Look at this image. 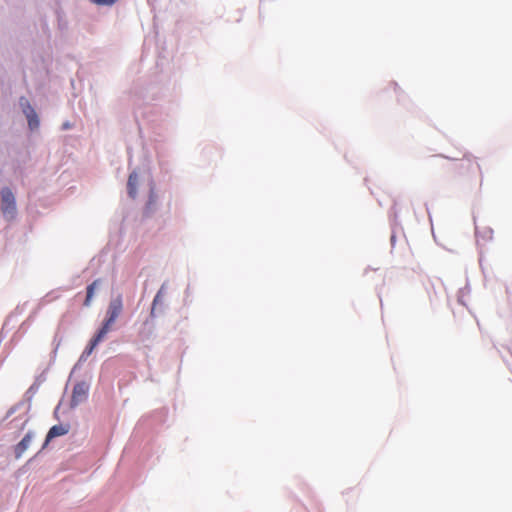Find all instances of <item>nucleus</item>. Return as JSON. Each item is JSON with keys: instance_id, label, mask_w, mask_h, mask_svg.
<instances>
[{"instance_id": "1", "label": "nucleus", "mask_w": 512, "mask_h": 512, "mask_svg": "<svg viewBox=\"0 0 512 512\" xmlns=\"http://www.w3.org/2000/svg\"><path fill=\"white\" fill-rule=\"evenodd\" d=\"M122 310V296L117 295L110 301L106 312V319L104 320L102 327L99 329L97 334L91 339L88 353H91L92 350L99 344V342H101L106 337L107 333L112 329V326L121 314Z\"/></svg>"}, {"instance_id": "2", "label": "nucleus", "mask_w": 512, "mask_h": 512, "mask_svg": "<svg viewBox=\"0 0 512 512\" xmlns=\"http://www.w3.org/2000/svg\"><path fill=\"white\" fill-rule=\"evenodd\" d=\"M1 211L7 220H13L16 216L15 196L11 189L3 188L0 192Z\"/></svg>"}, {"instance_id": "3", "label": "nucleus", "mask_w": 512, "mask_h": 512, "mask_svg": "<svg viewBox=\"0 0 512 512\" xmlns=\"http://www.w3.org/2000/svg\"><path fill=\"white\" fill-rule=\"evenodd\" d=\"M454 171L458 176L464 177L469 174L477 173L479 171V165L471 157H465L454 165Z\"/></svg>"}, {"instance_id": "4", "label": "nucleus", "mask_w": 512, "mask_h": 512, "mask_svg": "<svg viewBox=\"0 0 512 512\" xmlns=\"http://www.w3.org/2000/svg\"><path fill=\"white\" fill-rule=\"evenodd\" d=\"M88 385L84 382L77 383L72 392L71 406L75 407L82 403L88 396Z\"/></svg>"}, {"instance_id": "5", "label": "nucleus", "mask_w": 512, "mask_h": 512, "mask_svg": "<svg viewBox=\"0 0 512 512\" xmlns=\"http://www.w3.org/2000/svg\"><path fill=\"white\" fill-rule=\"evenodd\" d=\"M34 437L32 432H28L23 439L15 446V457L20 458L23 453L28 449L31 444V441Z\"/></svg>"}, {"instance_id": "6", "label": "nucleus", "mask_w": 512, "mask_h": 512, "mask_svg": "<svg viewBox=\"0 0 512 512\" xmlns=\"http://www.w3.org/2000/svg\"><path fill=\"white\" fill-rule=\"evenodd\" d=\"M67 433V430L61 425H55L50 428L47 433L45 444H47L51 439L62 436Z\"/></svg>"}, {"instance_id": "7", "label": "nucleus", "mask_w": 512, "mask_h": 512, "mask_svg": "<svg viewBox=\"0 0 512 512\" xmlns=\"http://www.w3.org/2000/svg\"><path fill=\"white\" fill-rule=\"evenodd\" d=\"M138 176L135 172L131 173L128 178L127 188H128V194L130 197L135 198L136 197V186H137Z\"/></svg>"}, {"instance_id": "8", "label": "nucleus", "mask_w": 512, "mask_h": 512, "mask_svg": "<svg viewBox=\"0 0 512 512\" xmlns=\"http://www.w3.org/2000/svg\"><path fill=\"white\" fill-rule=\"evenodd\" d=\"M99 283H100V280L97 279V280L93 281L90 285H88L87 292H86V298L84 301V306L88 307L91 305L95 290H96L97 286L99 285Z\"/></svg>"}, {"instance_id": "9", "label": "nucleus", "mask_w": 512, "mask_h": 512, "mask_svg": "<svg viewBox=\"0 0 512 512\" xmlns=\"http://www.w3.org/2000/svg\"><path fill=\"white\" fill-rule=\"evenodd\" d=\"M20 105L22 106V108H23V112H24V114L26 115V117H27L28 115H32L33 117L35 116V113H36V112H35V110L32 108V106L30 105L29 101H28L26 98L22 97V98L20 99Z\"/></svg>"}, {"instance_id": "10", "label": "nucleus", "mask_w": 512, "mask_h": 512, "mask_svg": "<svg viewBox=\"0 0 512 512\" xmlns=\"http://www.w3.org/2000/svg\"><path fill=\"white\" fill-rule=\"evenodd\" d=\"M20 105L22 106V108H23V112H24V114L26 115V117H27L28 115H32L33 117L35 116V113H36V112H35V110L32 108V106L30 105L29 101H28L26 98L22 97V98L20 99Z\"/></svg>"}, {"instance_id": "11", "label": "nucleus", "mask_w": 512, "mask_h": 512, "mask_svg": "<svg viewBox=\"0 0 512 512\" xmlns=\"http://www.w3.org/2000/svg\"><path fill=\"white\" fill-rule=\"evenodd\" d=\"M27 120H28V124H29V127L31 129H34V128H37L38 125H39V120H38V116H37V113H35V116L33 117L32 115H28L27 117Z\"/></svg>"}, {"instance_id": "12", "label": "nucleus", "mask_w": 512, "mask_h": 512, "mask_svg": "<svg viewBox=\"0 0 512 512\" xmlns=\"http://www.w3.org/2000/svg\"><path fill=\"white\" fill-rule=\"evenodd\" d=\"M91 1L97 5L110 6V5H113L117 0H91Z\"/></svg>"}, {"instance_id": "13", "label": "nucleus", "mask_w": 512, "mask_h": 512, "mask_svg": "<svg viewBox=\"0 0 512 512\" xmlns=\"http://www.w3.org/2000/svg\"><path fill=\"white\" fill-rule=\"evenodd\" d=\"M162 298H163V288H161V289L157 292V294H156V296H155V298H154V300H153V307H154V306H156L159 302H161V301H162Z\"/></svg>"}, {"instance_id": "14", "label": "nucleus", "mask_w": 512, "mask_h": 512, "mask_svg": "<svg viewBox=\"0 0 512 512\" xmlns=\"http://www.w3.org/2000/svg\"><path fill=\"white\" fill-rule=\"evenodd\" d=\"M154 203H155L154 196H153V195H151V196H150V200H149V205H152V204H154Z\"/></svg>"}]
</instances>
